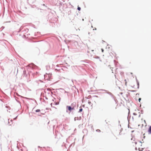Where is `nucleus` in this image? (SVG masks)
<instances>
[{
  "label": "nucleus",
  "instance_id": "f257e3e1",
  "mask_svg": "<svg viewBox=\"0 0 151 151\" xmlns=\"http://www.w3.org/2000/svg\"><path fill=\"white\" fill-rule=\"evenodd\" d=\"M132 86L134 88V89H137L139 88V83L138 82H135L133 86Z\"/></svg>",
  "mask_w": 151,
  "mask_h": 151
},
{
  "label": "nucleus",
  "instance_id": "f03ea898",
  "mask_svg": "<svg viewBox=\"0 0 151 151\" xmlns=\"http://www.w3.org/2000/svg\"><path fill=\"white\" fill-rule=\"evenodd\" d=\"M67 109H68V110L70 112L72 110L74 109L73 108H72L71 106H66Z\"/></svg>",
  "mask_w": 151,
  "mask_h": 151
},
{
  "label": "nucleus",
  "instance_id": "7ed1b4c3",
  "mask_svg": "<svg viewBox=\"0 0 151 151\" xmlns=\"http://www.w3.org/2000/svg\"><path fill=\"white\" fill-rule=\"evenodd\" d=\"M55 99H53L52 100L53 101H54L55 104L56 105H57L59 104V101H57V102H56L55 101Z\"/></svg>",
  "mask_w": 151,
  "mask_h": 151
},
{
  "label": "nucleus",
  "instance_id": "20e7f679",
  "mask_svg": "<svg viewBox=\"0 0 151 151\" xmlns=\"http://www.w3.org/2000/svg\"><path fill=\"white\" fill-rule=\"evenodd\" d=\"M148 132L149 134H151V126L149 127L148 130Z\"/></svg>",
  "mask_w": 151,
  "mask_h": 151
},
{
  "label": "nucleus",
  "instance_id": "39448f33",
  "mask_svg": "<svg viewBox=\"0 0 151 151\" xmlns=\"http://www.w3.org/2000/svg\"><path fill=\"white\" fill-rule=\"evenodd\" d=\"M40 109H37L36 110V112H39L40 111Z\"/></svg>",
  "mask_w": 151,
  "mask_h": 151
},
{
  "label": "nucleus",
  "instance_id": "423d86ee",
  "mask_svg": "<svg viewBox=\"0 0 151 151\" xmlns=\"http://www.w3.org/2000/svg\"><path fill=\"white\" fill-rule=\"evenodd\" d=\"M77 9L78 10L80 11L81 10V9L80 7H78V6Z\"/></svg>",
  "mask_w": 151,
  "mask_h": 151
},
{
  "label": "nucleus",
  "instance_id": "0eeeda50",
  "mask_svg": "<svg viewBox=\"0 0 151 151\" xmlns=\"http://www.w3.org/2000/svg\"><path fill=\"white\" fill-rule=\"evenodd\" d=\"M124 81L125 82V85L126 86H127V82L126 81V79H125L124 80Z\"/></svg>",
  "mask_w": 151,
  "mask_h": 151
},
{
  "label": "nucleus",
  "instance_id": "6e6552de",
  "mask_svg": "<svg viewBox=\"0 0 151 151\" xmlns=\"http://www.w3.org/2000/svg\"><path fill=\"white\" fill-rule=\"evenodd\" d=\"M83 109H79V112H81L82 111Z\"/></svg>",
  "mask_w": 151,
  "mask_h": 151
},
{
  "label": "nucleus",
  "instance_id": "1a4fd4ad",
  "mask_svg": "<svg viewBox=\"0 0 151 151\" xmlns=\"http://www.w3.org/2000/svg\"><path fill=\"white\" fill-rule=\"evenodd\" d=\"M96 131L97 132H100V130L99 129H97L96 130Z\"/></svg>",
  "mask_w": 151,
  "mask_h": 151
},
{
  "label": "nucleus",
  "instance_id": "9d476101",
  "mask_svg": "<svg viewBox=\"0 0 151 151\" xmlns=\"http://www.w3.org/2000/svg\"><path fill=\"white\" fill-rule=\"evenodd\" d=\"M141 98H139V99L138 100H139V102H140V101H141Z\"/></svg>",
  "mask_w": 151,
  "mask_h": 151
},
{
  "label": "nucleus",
  "instance_id": "9b49d317",
  "mask_svg": "<svg viewBox=\"0 0 151 151\" xmlns=\"http://www.w3.org/2000/svg\"><path fill=\"white\" fill-rule=\"evenodd\" d=\"M133 114H134V115H137V114L135 113H134Z\"/></svg>",
  "mask_w": 151,
  "mask_h": 151
},
{
  "label": "nucleus",
  "instance_id": "f8f14e48",
  "mask_svg": "<svg viewBox=\"0 0 151 151\" xmlns=\"http://www.w3.org/2000/svg\"><path fill=\"white\" fill-rule=\"evenodd\" d=\"M51 107H52V103L51 104Z\"/></svg>",
  "mask_w": 151,
  "mask_h": 151
},
{
  "label": "nucleus",
  "instance_id": "ddd939ff",
  "mask_svg": "<svg viewBox=\"0 0 151 151\" xmlns=\"http://www.w3.org/2000/svg\"><path fill=\"white\" fill-rule=\"evenodd\" d=\"M102 52H103V51H104V50H103V49H102Z\"/></svg>",
  "mask_w": 151,
  "mask_h": 151
},
{
  "label": "nucleus",
  "instance_id": "4468645a",
  "mask_svg": "<svg viewBox=\"0 0 151 151\" xmlns=\"http://www.w3.org/2000/svg\"><path fill=\"white\" fill-rule=\"evenodd\" d=\"M137 142H135V143L136 144H137Z\"/></svg>",
  "mask_w": 151,
  "mask_h": 151
}]
</instances>
